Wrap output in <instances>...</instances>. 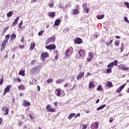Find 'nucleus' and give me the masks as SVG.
I'll return each instance as SVG.
<instances>
[{"instance_id": "nucleus-13", "label": "nucleus", "mask_w": 129, "mask_h": 129, "mask_svg": "<svg viewBox=\"0 0 129 129\" xmlns=\"http://www.w3.org/2000/svg\"><path fill=\"white\" fill-rule=\"evenodd\" d=\"M75 44H78V45H79V44H81L82 43V39L79 37H77L74 41Z\"/></svg>"}, {"instance_id": "nucleus-28", "label": "nucleus", "mask_w": 129, "mask_h": 129, "mask_svg": "<svg viewBox=\"0 0 129 129\" xmlns=\"http://www.w3.org/2000/svg\"><path fill=\"white\" fill-rule=\"evenodd\" d=\"M74 116H75V113H71L68 117V119H69V120H70L71 119V118L74 117Z\"/></svg>"}, {"instance_id": "nucleus-19", "label": "nucleus", "mask_w": 129, "mask_h": 129, "mask_svg": "<svg viewBox=\"0 0 129 129\" xmlns=\"http://www.w3.org/2000/svg\"><path fill=\"white\" fill-rule=\"evenodd\" d=\"M47 15L49 18H51L52 19H53V18H55L56 14L55 12H48L47 13Z\"/></svg>"}, {"instance_id": "nucleus-22", "label": "nucleus", "mask_w": 129, "mask_h": 129, "mask_svg": "<svg viewBox=\"0 0 129 129\" xmlns=\"http://www.w3.org/2000/svg\"><path fill=\"white\" fill-rule=\"evenodd\" d=\"M61 23V20H60V19H57L55 21L54 24V27H55V26H59V25H60Z\"/></svg>"}, {"instance_id": "nucleus-4", "label": "nucleus", "mask_w": 129, "mask_h": 129, "mask_svg": "<svg viewBox=\"0 0 129 129\" xmlns=\"http://www.w3.org/2000/svg\"><path fill=\"white\" fill-rule=\"evenodd\" d=\"M41 58L42 59L43 61L45 60L46 58H49V53L47 52H42L41 54Z\"/></svg>"}, {"instance_id": "nucleus-38", "label": "nucleus", "mask_w": 129, "mask_h": 129, "mask_svg": "<svg viewBox=\"0 0 129 129\" xmlns=\"http://www.w3.org/2000/svg\"><path fill=\"white\" fill-rule=\"evenodd\" d=\"M97 90H99V91H102V87L101 85H99L97 88Z\"/></svg>"}, {"instance_id": "nucleus-40", "label": "nucleus", "mask_w": 129, "mask_h": 129, "mask_svg": "<svg viewBox=\"0 0 129 129\" xmlns=\"http://www.w3.org/2000/svg\"><path fill=\"white\" fill-rule=\"evenodd\" d=\"M112 71V70H111V69H110V68H108V69H107V70H106L107 73H108V74H109L110 73H111Z\"/></svg>"}, {"instance_id": "nucleus-50", "label": "nucleus", "mask_w": 129, "mask_h": 129, "mask_svg": "<svg viewBox=\"0 0 129 129\" xmlns=\"http://www.w3.org/2000/svg\"><path fill=\"white\" fill-rule=\"evenodd\" d=\"M8 29H9V27H5V28L4 29L3 32H4V33H6V32H7V31H8Z\"/></svg>"}, {"instance_id": "nucleus-47", "label": "nucleus", "mask_w": 129, "mask_h": 129, "mask_svg": "<svg viewBox=\"0 0 129 129\" xmlns=\"http://www.w3.org/2000/svg\"><path fill=\"white\" fill-rule=\"evenodd\" d=\"M43 33H44V31L41 30L38 33V36H42V35H43Z\"/></svg>"}, {"instance_id": "nucleus-48", "label": "nucleus", "mask_w": 129, "mask_h": 129, "mask_svg": "<svg viewBox=\"0 0 129 129\" xmlns=\"http://www.w3.org/2000/svg\"><path fill=\"white\" fill-rule=\"evenodd\" d=\"M69 31V28H65L63 30L64 33H67V32H68Z\"/></svg>"}, {"instance_id": "nucleus-34", "label": "nucleus", "mask_w": 129, "mask_h": 129, "mask_svg": "<svg viewBox=\"0 0 129 129\" xmlns=\"http://www.w3.org/2000/svg\"><path fill=\"white\" fill-rule=\"evenodd\" d=\"M5 38H6V39L4 40V41H5L6 42H9V39H10V35H9V34L6 35Z\"/></svg>"}, {"instance_id": "nucleus-60", "label": "nucleus", "mask_w": 129, "mask_h": 129, "mask_svg": "<svg viewBox=\"0 0 129 129\" xmlns=\"http://www.w3.org/2000/svg\"><path fill=\"white\" fill-rule=\"evenodd\" d=\"M54 106H58V102H54Z\"/></svg>"}, {"instance_id": "nucleus-61", "label": "nucleus", "mask_w": 129, "mask_h": 129, "mask_svg": "<svg viewBox=\"0 0 129 129\" xmlns=\"http://www.w3.org/2000/svg\"><path fill=\"white\" fill-rule=\"evenodd\" d=\"M58 53H57L56 55L55 56V59L56 60H58Z\"/></svg>"}, {"instance_id": "nucleus-1", "label": "nucleus", "mask_w": 129, "mask_h": 129, "mask_svg": "<svg viewBox=\"0 0 129 129\" xmlns=\"http://www.w3.org/2000/svg\"><path fill=\"white\" fill-rule=\"evenodd\" d=\"M40 71H41V67L37 66L32 69L30 71V74L31 75H37Z\"/></svg>"}, {"instance_id": "nucleus-25", "label": "nucleus", "mask_w": 129, "mask_h": 129, "mask_svg": "<svg viewBox=\"0 0 129 129\" xmlns=\"http://www.w3.org/2000/svg\"><path fill=\"white\" fill-rule=\"evenodd\" d=\"M107 86L109 88H111V87H113V85H112V82L111 81L107 82Z\"/></svg>"}, {"instance_id": "nucleus-59", "label": "nucleus", "mask_w": 129, "mask_h": 129, "mask_svg": "<svg viewBox=\"0 0 129 129\" xmlns=\"http://www.w3.org/2000/svg\"><path fill=\"white\" fill-rule=\"evenodd\" d=\"M37 91H40V90H41V88H40V86L37 85Z\"/></svg>"}, {"instance_id": "nucleus-29", "label": "nucleus", "mask_w": 129, "mask_h": 129, "mask_svg": "<svg viewBox=\"0 0 129 129\" xmlns=\"http://www.w3.org/2000/svg\"><path fill=\"white\" fill-rule=\"evenodd\" d=\"M103 18H104V15L97 16V19H98V20H101L103 19Z\"/></svg>"}, {"instance_id": "nucleus-7", "label": "nucleus", "mask_w": 129, "mask_h": 129, "mask_svg": "<svg viewBox=\"0 0 129 129\" xmlns=\"http://www.w3.org/2000/svg\"><path fill=\"white\" fill-rule=\"evenodd\" d=\"M47 50H55L56 49V45L54 44H50L45 46Z\"/></svg>"}, {"instance_id": "nucleus-54", "label": "nucleus", "mask_w": 129, "mask_h": 129, "mask_svg": "<svg viewBox=\"0 0 129 129\" xmlns=\"http://www.w3.org/2000/svg\"><path fill=\"white\" fill-rule=\"evenodd\" d=\"M35 63H36V60H33L31 62V64L32 65H34V64H35Z\"/></svg>"}, {"instance_id": "nucleus-15", "label": "nucleus", "mask_w": 129, "mask_h": 129, "mask_svg": "<svg viewBox=\"0 0 129 129\" xmlns=\"http://www.w3.org/2000/svg\"><path fill=\"white\" fill-rule=\"evenodd\" d=\"M126 84H124L122 86H120L118 89H117L116 92V93H118V92H121V90L124 88V86H125Z\"/></svg>"}, {"instance_id": "nucleus-63", "label": "nucleus", "mask_w": 129, "mask_h": 129, "mask_svg": "<svg viewBox=\"0 0 129 129\" xmlns=\"http://www.w3.org/2000/svg\"><path fill=\"white\" fill-rule=\"evenodd\" d=\"M58 8L60 9H63V6H62L61 4L59 5Z\"/></svg>"}, {"instance_id": "nucleus-43", "label": "nucleus", "mask_w": 129, "mask_h": 129, "mask_svg": "<svg viewBox=\"0 0 129 129\" xmlns=\"http://www.w3.org/2000/svg\"><path fill=\"white\" fill-rule=\"evenodd\" d=\"M82 7H83V10L84 9H86L87 8V4L86 3H84Z\"/></svg>"}, {"instance_id": "nucleus-20", "label": "nucleus", "mask_w": 129, "mask_h": 129, "mask_svg": "<svg viewBox=\"0 0 129 129\" xmlns=\"http://www.w3.org/2000/svg\"><path fill=\"white\" fill-rule=\"evenodd\" d=\"M22 105L26 107L30 106L31 105V103L27 100H24L22 104Z\"/></svg>"}, {"instance_id": "nucleus-12", "label": "nucleus", "mask_w": 129, "mask_h": 129, "mask_svg": "<svg viewBox=\"0 0 129 129\" xmlns=\"http://www.w3.org/2000/svg\"><path fill=\"white\" fill-rule=\"evenodd\" d=\"M2 110L4 111V115H8V114H9V111H10V110L9 109V108L7 106L4 107L2 108Z\"/></svg>"}, {"instance_id": "nucleus-58", "label": "nucleus", "mask_w": 129, "mask_h": 129, "mask_svg": "<svg viewBox=\"0 0 129 129\" xmlns=\"http://www.w3.org/2000/svg\"><path fill=\"white\" fill-rule=\"evenodd\" d=\"M109 122L111 123L112 121H113V118H110L109 120Z\"/></svg>"}, {"instance_id": "nucleus-2", "label": "nucleus", "mask_w": 129, "mask_h": 129, "mask_svg": "<svg viewBox=\"0 0 129 129\" xmlns=\"http://www.w3.org/2000/svg\"><path fill=\"white\" fill-rule=\"evenodd\" d=\"M118 63V61H117V60H115L113 62H112L108 64L107 67H108V68H110L111 69V68H113V67L117 66Z\"/></svg>"}, {"instance_id": "nucleus-5", "label": "nucleus", "mask_w": 129, "mask_h": 129, "mask_svg": "<svg viewBox=\"0 0 129 129\" xmlns=\"http://www.w3.org/2000/svg\"><path fill=\"white\" fill-rule=\"evenodd\" d=\"M55 37H50L48 39H47V40L45 42V44L46 45H48L51 43H54V42H55Z\"/></svg>"}, {"instance_id": "nucleus-49", "label": "nucleus", "mask_w": 129, "mask_h": 129, "mask_svg": "<svg viewBox=\"0 0 129 129\" xmlns=\"http://www.w3.org/2000/svg\"><path fill=\"white\" fill-rule=\"evenodd\" d=\"M49 8H54V4L51 3L48 5Z\"/></svg>"}, {"instance_id": "nucleus-10", "label": "nucleus", "mask_w": 129, "mask_h": 129, "mask_svg": "<svg viewBox=\"0 0 129 129\" xmlns=\"http://www.w3.org/2000/svg\"><path fill=\"white\" fill-rule=\"evenodd\" d=\"M93 55H94V54H93V52H92L88 53V56L87 58V62H90V61H91V59H92V58H93Z\"/></svg>"}, {"instance_id": "nucleus-6", "label": "nucleus", "mask_w": 129, "mask_h": 129, "mask_svg": "<svg viewBox=\"0 0 129 129\" xmlns=\"http://www.w3.org/2000/svg\"><path fill=\"white\" fill-rule=\"evenodd\" d=\"M46 108L48 112H56V109L54 108H51L50 105H47Z\"/></svg>"}, {"instance_id": "nucleus-32", "label": "nucleus", "mask_w": 129, "mask_h": 129, "mask_svg": "<svg viewBox=\"0 0 129 129\" xmlns=\"http://www.w3.org/2000/svg\"><path fill=\"white\" fill-rule=\"evenodd\" d=\"M35 46H36V44L35 43H31L30 47V50H32L34 48H35Z\"/></svg>"}, {"instance_id": "nucleus-17", "label": "nucleus", "mask_w": 129, "mask_h": 129, "mask_svg": "<svg viewBox=\"0 0 129 129\" xmlns=\"http://www.w3.org/2000/svg\"><path fill=\"white\" fill-rule=\"evenodd\" d=\"M98 126H99V123L98 122L93 123L91 125V127L93 128H98Z\"/></svg>"}, {"instance_id": "nucleus-45", "label": "nucleus", "mask_w": 129, "mask_h": 129, "mask_svg": "<svg viewBox=\"0 0 129 129\" xmlns=\"http://www.w3.org/2000/svg\"><path fill=\"white\" fill-rule=\"evenodd\" d=\"M124 5H125L126 6V7H127V8L128 9H129V3H128V2H124Z\"/></svg>"}, {"instance_id": "nucleus-11", "label": "nucleus", "mask_w": 129, "mask_h": 129, "mask_svg": "<svg viewBox=\"0 0 129 129\" xmlns=\"http://www.w3.org/2000/svg\"><path fill=\"white\" fill-rule=\"evenodd\" d=\"M76 9L73 10V15H78L79 14V5H77Z\"/></svg>"}, {"instance_id": "nucleus-46", "label": "nucleus", "mask_w": 129, "mask_h": 129, "mask_svg": "<svg viewBox=\"0 0 129 129\" xmlns=\"http://www.w3.org/2000/svg\"><path fill=\"white\" fill-rule=\"evenodd\" d=\"M124 20L125 22H126V23H128L129 24V21H128V19H127V17H124Z\"/></svg>"}, {"instance_id": "nucleus-56", "label": "nucleus", "mask_w": 129, "mask_h": 129, "mask_svg": "<svg viewBox=\"0 0 129 129\" xmlns=\"http://www.w3.org/2000/svg\"><path fill=\"white\" fill-rule=\"evenodd\" d=\"M21 42L22 43H24V42H25V38H24V37H22V39H21Z\"/></svg>"}, {"instance_id": "nucleus-53", "label": "nucleus", "mask_w": 129, "mask_h": 129, "mask_svg": "<svg viewBox=\"0 0 129 129\" xmlns=\"http://www.w3.org/2000/svg\"><path fill=\"white\" fill-rule=\"evenodd\" d=\"M120 49L121 50V52H122V51H123V44H121V47H120Z\"/></svg>"}, {"instance_id": "nucleus-64", "label": "nucleus", "mask_w": 129, "mask_h": 129, "mask_svg": "<svg viewBox=\"0 0 129 129\" xmlns=\"http://www.w3.org/2000/svg\"><path fill=\"white\" fill-rule=\"evenodd\" d=\"M28 128V126L25 125L23 127V129H27Z\"/></svg>"}, {"instance_id": "nucleus-18", "label": "nucleus", "mask_w": 129, "mask_h": 129, "mask_svg": "<svg viewBox=\"0 0 129 129\" xmlns=\"http://www.w3.org/2000/svg\"><path fill=\"white\" fill-rule=\"evenodd\" d=\"M7 41L3 40V42L1 45V52H3V51H4V49L6 48V46H7Z\"/></svg>"}, {"instance_id": "nucleus-51", "label": "nucleus", "mask_w": 129, "mask_h": 129, "mask_svg": "<svg viewBox=\"0 0 129 129\" xmlns=\"http://www.w3.org/2000/svg\"><path fill=\"white\" fill-rule=\"evenodd\" d=\"M87 127V125H86V124H84L83 125V128L82 129H86Z\"/></svg>"}, {"instance_id": "nucleus-55", "label": "nucleus", "mask_w": 129, "mask_h": 129, "mask_svg": "<svg viewBox=\"0 0 129 129\" xmlns=\"http://www.w3.org/2000/svg\"><path fill=\"white\" fill-rule=\"evenodd\" d=\"M29 116L30 118H31L32 119V120H33V119H34V117H33V115L32 114H30L29 115Z\"/></svg>"}, {"instance_id": "nucleus-30", "label": "nucleus", "mask_w": 129, "mask_h": 129, "mask_svg": "<svg viewBox=\"0 0 129 129\" xmlns=\"http://www.w3.org/2000/svg\"><path fill=\"white\" fill-rule=\"evenodd\" d=\"M19 75H21L22 76H25V70L20 71L19 73Z\"/></svg>"}, {"instance_id": "nucleus-41", "label": "nucleus", "mask_w": 129, "mask_h": 129, "mask_svg": "<svg viewBox=\"0 0 129 129\" xmlns=\"http://www.w3.org/2000/svg\"><path fill=\"white\" fill-rule=\"evenodd\" d=\"M22 26H23V21H21V23L19 24V28H20V29H23Z\"/></svg>"}, {"instance_id": "nucleus-16", "label": "nucleus", "mask_w": 129, "mask_h": 129, "mask_svg": "<svg viewBox=\"0 0 129 129\" xmlns=\"http://www.w3.org/2000/svg\"><path fill=\"white\" fill-rule=\"evenodd\" d=\"M84 72H80V73L77 76V80L79 79H82L83 77L84 76Z\"/></svg>"}, {"instance_id": "nucleus-31", "label": "nucleus", "mask_w": 129, "mask_h": 129, "mask_svg": "<svg viewBox=\"0 0 129 129\" xmlns=\"http://www.w3.org/2000/svg\"><path fill=\"white\" fill-rule=\"evenodd\" d=\"M22 80L20 78H15L14 80V82H21Z\"/></svg>"}, {"instance_id": "nucleus-24", "label": "nucleus", "mask_w": 129, "mask_h": 129, "mask_svg": "<svg viewBox=\"0 0 129 129\" xmlns=\"http://www.w3.org/2000/svg\"><path fill=\"white\" fill-rule=\"evenodd\" d=\"M94 87H95V85H94V83H93V82H90L89 84V88H90V89H91V88H94Z\"/></svg>"}, {"instance_id": "nucleus-37", "label": "nucleus", "mask_w": 129, "mask_h": 129, "mask_svg": "<svg viewBox=\"0 0 129 129\" xmlns=\"http://www.w3.org/2000/svg\"><path fill=\"white\" fill-rule=\"evenodd\" d=\"M24 88H25V87L22 85H20L18 86V89H19V90H24Z\"/></svg>"}, {"instance_id": "nucleus-23", "label": "nucleus", "mask_w": 129, "mask_h": 129, "mask_svg": "<svg viewBox=\"0 0 129 129\" xmlns=\"http://www.w3.org/2000/svg\"><path fill=\"white\" fill-rule=\"evenodd\" d=\"M17 37V35H16V34L13 33L11 34V37H10V42H13L14 40Z\"/></svg>"}, {"instance_id": "nucleus-39", "label": "nucleus", "mask_w": 129, "mask_h": 129, "mask_svg": "<svg viewBox=\"0 0 129 129\" xmlns=\"http://www.w3.org/2000/svg\"><path fill=\"white\" fill-rule=\"evenodd\" d=\"M4 81L5 79H4V77H3L2 79H0V85H2V84L4 83Z\"/></svg>"}, {"instance_id": "nucleus-35", "label": "nucleus", "mask_w": 129, "mask_h": 129, "mask_svg": "<svg viewBox=\"0 0 129 129\" xmlns=\"http://www.w3.org/2000/svg\"><path fill=\"white\" fill-rule=\"evenodd\" d=\"M84 13H86V14H88L89 13V9L88 8H85L83 9Z\"/></svg>"}, {"instance_id": "nucleus-52", "label": "nucleus", "mask_w": 129, "mask_h": 129, "mask_svg": "<svg viewBox=\"0 0 129 129\" xmlns=\"http://www.w3.org/2000/svg\"><path fill=\"white\" fill-rule=\"evenodd\" d=\"M79 116H80V113H78L75 115L74 118H77Z\"/></svg>"}, {"instance_id": "nucleus-36", "label": "nucleus", "mask_w": 129, "mask_h": 129, "mask_svg": "<svg viewBox=\"0 0 129 129\" xmlns=\"http://www.w3.org/2000/svg\"><path fill=\"white\" fill-rule=\"evenodd\" d=\"M64 82V80L63 79H58L56 82V84H59V83H61V82Z\"/></svg>"}, {"instance_id": "nucleus-21", "label": "nucleus", "mask_w": 129, "mask_h": 129, "mask_svg": "<svg viewBox=\"0 0 129 129\" xmlns=\"http://www.w3.org/2000/svg\"><path fill=\"white\" fill-rule=\"evenodd\" d=\"M19 20H20V17L18 16L16 18L13 23L12 24V27H15V26H16V25L18 24V22H19Z\"/></svg>"}, {"instance_id": "nucleus-26", "label": "nucleus", "mask_w": 129, "mask_h": 129, "mask_svg": "<svg viewBox=\"0 0 129 129\" xmlns=\"http://www.w3.org/2000/svg\"><path fill=\"white\" fill-rule=\"evenodd\" d=\"M11 87H12L11 85L7 86V87L5 89L4 91H6V92H9L10 91V89H11Z\"/></svg>"}, {"instance_id": "nucleus-3", "label": "nucleus", "mask_w": 129, "mask_h": 129, "mask_svg": "<svg viewBox=\"0 0 129 129\" xmlns=\"http://www.w3.org/2000/svg\"><path fill=\"white\" fill-rule=\"evenodd\" d=\"M118 69L119 70H122L123 71H127L128 70V68L126 67L124 64H120L118 66Z\"/></svg>"}, {"instance_id": "nucleus-44", "label": "nucleus", "mask_w": 129, "mask_h": 129, "mask_svg": "<svg viewBox=\"0 0 129 129\" xmlns=\"http://www.w3.org/2000/svg\"><path fill=\"white\" fill-rule=\"evenodd\" d=\"M115 45H116V46H119V40H116L115 42Z\"/></svg>"}, {"instance_id": "nucleus-9", "label": "nucleus", "mask_w": 129, "mask_h": 129, "mask_svg": "<svg viewBox=\"0 0 129 129\" xmlns=\"http://www.w3.org/2000/svg\"><path fill=\"white\" fill-rule=\"evenodd\" d=\"M78 54H79L80 56L79 58H83V57L85 56V51L83 49H81L78 52Z\"/></svg>"}, {"instance_id": "nucleus-8", "label": "nucleus", "mask_w": 129, "mask_h": 129, "mask_svg": "<svg viewBox=\"0 0 129 129\" xmlns=\"http://www.w3.org/2000/svg\"><path fill=\"white\" fill-rule=\"evenodd\" d=\"M73 53V51H71L70 49L68 48L66 50L65 52V57L68 58L70 56H71L72 54Z\"/></svg>"}, {"instance_id": "nucleus-33", "label": "nucleus", "mask_w": 129, "mask_h": 129, "mask_svg": "<svg viewBox=\"0 0 129 129\" xmlns=\"http://www.w3.org/2000/svg\"><path fill=\"white\" fill-rule=\"evenodd\" d=\"M13 16V11H10L7 14L8 18H11Z\"/></svg>"}, {"instance_id": "nucleus-14", "label": "nucleus", "mask_w": 129, "mask_h": 129, "mask_svg": "<svg viewBox=\"0 0 129 129\" xmlns=\"http://www.w3.org/2000/svg\"><path fill=\"white\" fill-rule=\"evenodd\" d=\"M55 94L56 96L60 97L61 96V89L58 88L55 90Z\"/></svg>"}, {"instance_id": "nucleus-62", "label": "nucleus", "mask_w": 129, "mask_h": 129, "mask_svg": "<svg viewBox=\"0 0 129 129\" xmlns=\"http://www.w3.org/2000/svg\"><path fill=\"white\" fill-rule=\"evenodd\" d=\"M64 87L66 88L68 86V83H66L64 85Z\"/></svg>"}, {"instance_id": "nucleus-42", "label": "nucleus", "mask_w": 129, "mask_h": 129, "mask_svg": "<svg viewBox=\"0 0 129 129\" xmlns=\"http://www.w3.org/2000/svg\"><path fill=\"white\" fill-rule=\"evenodd\" d=\"M47 83H51V82H53V79H49L46 81Z\"/></svg>"}, {"instance_id": "nucleus-57", "label": "nucleus", "mask_w": 129, "mask_h": 129, "mask_svg": "<svg viewBox=\"0 0 129 129\" xmlns=\"http://www.w3.org/2000/svg\"><path fill=\"white\" fill-rule=\"evenodd\" d=\"M18 125H19V126H21L23 125V123H22V121H20L18 122Z\"/></svg>"}, {"instance_id": "nucleus-27", "label": "nucleus", "mask_w": 129, "mask_h": 129, "mask_svg": "<svg viewBox=\"0 0 129 129\" xmlns=\"http://www.w3.org/2000/svg\"><path fill=\"white\" fill-rule=\"evenodd\" d=\"M105 106H106V104L102 105L100 106V107H98L97 108V110L98 111L99 110H101V109H103V108H104V107H105Z\"/></svg>"}]
</instances>
